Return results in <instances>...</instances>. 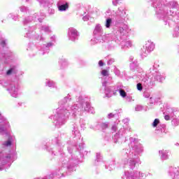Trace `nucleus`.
Listing matches in <instances>:
<instances>
[{"instance_id":"obj_42","label":"nucleus","mask_w":179,"mask_h":179,"mask_svg":"<svg viewBox=\"0 0 179 179\" xmlns=\"http://www.w3.org/2000/svg\"><path fill=\"white\" fill-rule=\"evenodd\" d=\"M5 83V81L0 80V85H2L3 87L6 86V85H3Z\"/></svg>"},{"instance_id":"obj_38","label":"nucleus","mask_w":179,"mask_h":179,"mask_svg":"<svg viewBox=\"0 0 179 179\" xmlns=\"http://www.w3.org/2000/svg\"><path fill=\"white\" fill-rule=\"evenodd\" d=\"M137 89H138V90H142V89H143V87H142V84H141V83H138V84H137Z\"/></svg>"},{"instance_id":"obj_11","label":"nucleus","mask_w":179,"mask_h":179,"mask_svg":"<svg viewBox=\"0 0 179 179\" xmlns=\"http://www.w3.org/2000/svg\"><path fill=\"white\" fill-rule=\"evenodd\" d=\"M69 8V4L67 2L62 3V1H59L58 3V9L60 12H64Z\"/></svg>"},{"instance_id":"obj_5","label":"nucleus","mask_w":179,"mask_h":179,"mask_svg":"<svg viewBox=\"0 0 179 179\" xmlns=\"http://www.w3.org/2000/svg\"><path fill=\"white\" fill-rule=\"evenodd\" d=\"M8 90L12 97L17 99L19 97V90H20V85L19 83H11L9 85Z\"/></svg>"},{"instance_id":"obj_50","label":"nucleus","mask_w":179,"mask_h":179,"mask_svg":"<svg viewBox=\"0 0 179 179\" xmlns=\"http://www.w3.org/2000/svg\"><path fill=\"white\" fill-rule=\"evenodd\" d=\"M83 20H86L87 17H83Z\"/></svg>"},{"instance_id":"obj_35","label":"nucleus","mask_w":179,"mask_h":179,"mask_svg":"<svg viewBox=\"0 0 179 179\" xmlns=\"http://www.w3.org/2000/svg\"><path fill=\"white\" fill-rule=\"evenodd\" d=\"M114 117H117V114H114V113H111L108 115V118H109V119L114 118Z\"/></svg>"},{"instance_id":"obj_16","label":"nucleus","mask_w":179,"mask_h":179,"mask_svg":"<svg viewBox=\"0 0 179 179\" xmlns=\"http://www.w3.org/2000/svg\"><path fill=\"white\" fill-rule=\"evenodd\" d=\"M120 44L122 48H129L132 47V42L131 41H125V39H123Z\"/></svg>"},{"instance_id":"obj_39","label":"nucleus","mask_w":179,"mask_h":179,"mask_svg":"<svg viewBox=\"0 0 179 179\" xmlns=\"http://www.w3.org/2000/svg\"><path fill=\"white\" fill-rule=\"evenodd\" d=\"M155 72H156V71H155V69H154L153 67L151 68V69H150V73L151 75H155Z\"/></svg>"},{"instance_id":"obj_48","label":"nucleus","mask_w":179,"mask_h":179,"mask_svg":"<svg viewBox=\"0 0 179 179\" xmlns=\"http://www.w3.org/2000/svg\"><path fill=\"white\" fill-rule=\"evenodd\" d=\"M13 20H17V17H13Z\"/></svg>"},{"instance_id":"obj_47","label":"nucleus","mask_w":179,"mask_h":179,"mask_svg":"<svg viewBox=\"0 0 179 179\" xmlns=\"http://www.w3.org/2000/svg\"><path fill=\"white\" fill-rule=\"evenodd\" d=\"M3 170V168H2L1 166H0V171H2Z\"/></svg>"},{"instance_id":"obj_12","label":"nucleus","mask_w":179,"mask_h":179,"mask_svg":"<svg viewBox=\"0 0 179 179\" xmlns=\"http://www.w3.org/2000/svg\"><path fill=\"white\" fill-rule=\"evenodd\" d=\"M154 79H155V80H157V82H163V80H164V79H166V76H164V73H162L158 71L155 73Z\"/></svg>"},{"instance_id":"obj_10","label":"nucleus","mask_w":179,"mask_h":179,"mask_svg":"<svg viewBox=\"0 0 179 179\" xmlns=\"http://www.w3.org/2000/svg\"><path fill=\"white\" fill-rule=\"evenodd\" d=\"M102 86L105 89V94L106 97H111L114 94V91H113V87H107V81L102 83Z\"/></svg>"},{"instance_id":"obj_24","label":"nucleus","mask_w":179,"mask_h":179,"mask_svg":"<svg viewBox=\"0 0 179 179\" xmlns=\"http://www.w3.org/2000/svg\"><path fill=\"white\" fill-rule=\"evenodd\" d=\"M122 132H124V129H120L118 133L115 135V139L117 138H120V136H122Z\"/></svg>"},{"instance_id":"obj_43","label":"nucleus","mask_w":179,"mask_h":179,"mask_svg":"<svg viewBox=\"0 0 179 179\" xmlns=\"http://www.w3.org/2000/svg\"><path fill=\"white\" fill-rule=\"evenodd\" d=\"M112 131H117V126L116 125H113L112 127Z\"/></svg>"},{"instance_id":"obj_34","label":"nucleus","mask_w":179,"mask_h":179,"mask_svg":"<svg viewBox=\"0 0 179 179\" xmlns=\"http://www.w3.org/2000/svg\"><path fill=\"white\" fill-rule=\"evenodd\" d=\"M3 146H10V145H12V142L8 140L7 141H5L3 143Z\"/></svg>"},{"instance_id":"obj_37","label":"nucleus","mask_w":179,"mask_h":179,"mask_svg":"<svg viewBox=\"0 0 179 179\" xmlns=\"http://www.w3.org/2000/svg\"><path fill=\"white\" fill-rule=\"evenodd\" d=\"M20 10L21 12H26V10H27V8H26L24 6H21V7H20Z\"/></svg>"},{"instance_id":"obj_20","label":"nucleus","mask_w":179,"mask_h":179,"mask_svg":"<svg viewBox=\"0 0 179 179\" xmlns=\"http://www.w3.org/2000/svg\"><path fill=\"white\" fill-rule=\"evenodd\" d=\"M10 155L6 157L5 158H3V162H0V164H5L6 163L10 162Z\"/></svg>"},{"instance_id":"obj_53","label":"nucleus","mask_w":179,"mask_h":179,"mask_svg":"<svg viewBox=\"0 0 179 179\" xmlns=\"http://www.w3.org/2000/svg\"><path fill=\"white\" fill-rule=\"evenodd\" d=\"M27 1H29V0H27Z\"/></svg>"},{"instance_id":"obj_29","label":"nucleus","mask_w":179,"mask_h":179,"mask_svg":"<svg viewBox=\"0 0 179 179\" xmlns=\"http://www.w3.org/2000/svg\"><path fill=\"white\" fill-rule=\"evenodd\" d=\"M122 2V0H113V3L115 6H117L119 5V3H121Z\"/></svg>"},{"instance_id":"obj_31","label":"nucleus","mask_w":179,"mask_h":179,"mask_svg":"<svg viewBox=\"0 0 179 179\" xmlns=\"http://www.w3.org/2000/svg\"><path fill=\"white\" fill-rule=\"evenodd\" d=\"M6 131V127H5L4 124H0V132H5Z\"/></svg>"},{"instance_id":"obj_23","label":"nucleus","mask_w":179,"mask_h":179,"mask_svg":"<svg viewBox=\"0 0 179 179\" xmlns=\"http://www.w3.org/2000/svg\"><path fill=\"white\" fill-rule=\"evenodd\" d=\"M173 36V37H179V27L175 29Z\"/></svg>"},{"instance_id":"obj_3","label":"nucleus","mask_w":179,"mask_h":179,"mask_svg":"<svg viewBox=\"0 0 179 179\" xmlns=\"http://www.w3.org/2000/svg\"><path fill=\"white\" fill-rule=\"evenodd\" d=\"M128 33H129V27L126 24H122L116 32L117 40L120 41L124 40Z\"/></svg>"},{"instance_id":"obj_36","label":"nucleus","mask_w":179,"mask_h":179,"mask_svg":"<svg viewBox=\"0 0 179 179\" xmlns=\"http://www.w3.org/2000/svg\"><path fill=\"white\" fill-rule=\"evenodd\" d=\"M178 124H179V121L176 119L172 121V124L175 125V127H177V125H178Z\"/></svg>"},{"instance_id":"obj_44","label":"nucleus","mask_w":179,"mask_h":179,"mask_svg":"<svg viewBox=\"0 0 179 179\" xmlns=\"http://www.w3.org/2000/svg\"><path fill=\"white\" fill-rule=\"evenodd\" d=\"M99 65L100 66H103V65H104V64L103 63V61L100 60V61L99 62Z\"/></svg>"},{"instance_id":"obj_7","label":"nucleus","mask_w":179,"mask_h":179,"mask_svg":"<svg viewBox=\"0 0 179 179\" xmlns=\"http://www.w3.org/2000/svg\"><path fill=\"white\" fill-rule=\"evenodd\" d=\"M126 179H143L145 177V174L141 171H127L124 173Z\"/></svg>"},{"instance_id":"obj_17","label":"nucleus","mask_w":179,"mask_h":179,"mask_svg":"<svg viewBox=\"0 0 179 179\" xmlns=\"http://www.w3.org/2000/svg\"><path fill=\"white\" fill-rule=\"evenodd\" d=\"M111 24H113V19L110 17L107 18L105 22V27H106V29H110Z\"/></svg>"},{"instance_id":"obj_52","label":"nucleus","mask_w":179,"mask_h":179,"mask_svg":"<svg viewBox=\"0 0 179 179\" xmlns=\"http://www.w3.org/2000/svg\"><path fill=\"white\" fill-rule=\"evenodd\" d=\"M10 16H12V14H10Z\"/></svg>"},{"instance_id":"obj_40","label":"nucleus","mask_w":179,"mask_h":179,"mask_svg":"<svg viewBox=\"0 0 179 179\" xmlns=\"http://www.w3.org/2000/svg\"><path fill=\"white\" fill-rule=\"evenodd\" d=\"M96 159L97 162H100V159H101V155H100V154H96Z\"/></svg>"},{"instance_id":"obj_45","label":"nucleus","mask_w":179,"mask_h":179,"mask_svg":"<svg viewBox=\"0 0 179 179\" xmlns=\"http://www.w3.org/2000/svg\"><path fill=\"white\" fill-rule=\"evenodd\" d=\"M164 119H165L166 121H169V120H170V116H169V115H165Z\"/></svg>"},{"instance_id":"obj_9","label":"nucleus","mask_w":179,"mask_h":179,"mask_svg":"<svg viewBox=\"0 0 179 179\" xmlns=\"http://www.w3.org/2000/svg\"><path fill=\"white\" fill-rule=\"evenodd\" d=\"M169 177L171 179H179L178 168L171 167L169 171Z\"/></svg>"},{"instance_id":"obj_41","label":"nucleus","mask_w":179,"mask_h":179,"mask_svg":"<svg viewBox=\"0 0 179 179\" xmlns=\"http://www.w3.org/2000/svg\"><path fill=\"white\" fill-rule=\"evenodd\" d=\"M50 39L52 40V41H55V35H52V36L50 37Z\"/></svg>"},{"instance_id":"obj_21","label":"nucleus","mask_w":179,"mask_h":179,"mask_svg":"<svg viewBox=\"0 0 179 179\" xmlns=\"http://www.w3.org/2000/svg\"><path fill=\"white\" fill-rule=\"evenodd\" d=\"M42 31H45V33H51V29L48 26H43Z\"/></svg>"},{"instance_id":"obj_49","label":"nucleus","mask_w":179,"mask_h":179,"mask_svg":"<svg viewBox=\"0 0 179 179\" xmlns=\"http://www.w3.org/2000/svg\"><path fill=\"white\" fill-rule=\"evenodd\" d=\"M1 44L3 45L5 44V41H3L1 42Z\"/></svg>"},{"instance_id":"obj_25","label":"nucleus","mask_w":179,"mask_h":179,"mask_svg":"<svg viewBox=\"0 0 179 179\" xmlns=\"http://www.w3.org/2000/svg\"><path fill=\"white\" fill-rule=\"evenodd\" d=\"M119 93H120L121 97H122L123 99L127 97V92H125V90H120Z\"/></svg>"},{"instance_id":"obj_18","label":"nucleus","mask_w":179,"mask_h":179,"mask_svg":"<svg viewBox=\"0 0 179 179\" xmlns=\"http://www.w3.org/2000/svg\"><path fill=\"white\" fill-rule=\"evenodd\" d=\"M139 66V64H138V61L133 60L132 62L130 64V69L132 71H134V69H136Z\"/></svg>"},{"instance_id":"obj_32","label":"nucleus","mask_w":179,"mask_h":179,"mask_svg":"<svg viewBox=\"0 0 179 179\" xmlns=\"http://www.w3.org/2000/svg\"><path fill=\"white\" fill-rule=\"evenodd\" d=\"M54 45V43L52 42H49L46 45H45V47L46 48H51V47H52Z\"/></svg>"},{"instance_id":"obj_14","label":"nucleus","mask_w":179,"mask_h":179,"mask_svg":"<svg viewBox=\"0 0 179 179\" xmlns=\"http://www.w3.org/2000/svg\"><path fill=\"white\" fill-rule=\"evenodd\" d=\"M94 36L101 37V35L103 34V28L101 27V25H100L99 24L96 25L94 30Z\"/></svg>"},{"instance_id":"obj_4","label":"nucleus","mask_w":179,"mask_h":179,"mask_svg":"<svg viewBox=\"0 0 179 179\" xmlns=\"http://www.w3.org/2000/svg\"><path fill=\"white\" fill-rule=\"evenodd\" d=\"M155 50V43L151 41H148L145 43V46L141 50V55L142 58L148 57L150 52H152Z\"/></svg>"},{"instance_id":"obj_15","label":"nucleus","mask_w":179,"mask_h":179,"mask_svg":"<svg viewBox=\"0 0 179 179\" xmlns=\"http://www.w3.org/2000/svg\"><path fill=\"white\" fill-rule=\"evenodd\" d=\"M103 41V36H99L95 35L94 38L91 40V44H99V43H101Z\"/></svg>"},{"instance_id":"obj_46","label":"nucleus","mask_w":179,"mask_h":179,"mask_svg":"<svg viewBox=\"0 0 179 179\" xmlns=\"http://www.w3.org/2000/svg\"><path fill=\"white\" fill-rule=\"evenodd\" d=\"M73 134H74L75 136H76V135H79V131H78L77 130H75L73 131Z\"/></svg>"},{"instance_id":"obj_13","label":"nucleus","mask_w":179,"mask_h":179,"mask_svg":"<svg viewBox=\"0 0 179 179\" xmlns=\"http://www.w3.org/2000/svg\"><path fill=\"white\" fill-rule=\"evenodd\" d=\"M159 157L162 160H168L169 159V150H162L159 151Z\"/></svg>"},{"instance_id":"obj_6","label":"nucleus","mask_w":179,"mask_h":179,"mask_svg":"<svg viewBox=\"0 0 179 179\" xmlns=\"http://www.w3.org/2000/svg\"><path fill=\"white\" fill-rule=\"evenodd\" d=\"M115 20L116 23L121 24L125 22V17H127V12L124 7L118 8L117 10L115 12Z\"/></svg>"},{"instance_id":"obj_1","label":"nucleus","mask_w":179,"mask_h":179,"mask_svg":"<svg viewBox=\"0 0 179 179\" xmlns=\"http://www.w3.org/2000/svg\"><path fill=\"white\" fill-rule=\"evenodd\" d=\"M64 101H66V99L59 102L60 107L55 110V116L53 117V120L57 121V127L64 125V124L69 120L71 115H72L73 117H76L79 113V110L80 111H83L84 108L85 111H88V113L93 114V108L90 106V103L88 102L83 103V105L79 107V106L76 104L66 103H64Z\"/></svg>"},{"instance_id":"obj_19","label":"nucleus","mask_w":179,"mask_h":179,"mask_svg":"<svg viewBox=\"0 0 179 179\" xmlns=\"http://www.w3.org/2000/svg\"><path fill=\"white\" fill-rule=\"evenodd\" d=\"M45 85L48 86V87H55V83L50 79H46Z\"/></svg>"},{"instance_id":"obj_28","label":"nucleus","mask_w":179,"mask_h":179,"mask_svg":"<svg viewBox=\"0 0 179 179\" xmlns=\"http://www.w3.org/2000/svg\"><path fill=\"white\" fill-rule=\"evenodd\" d=\"M159 122H160V121L159 120V119H155L154 120V122H152V127H157V125H159Z\"/></svg>"},{"instance_id":"obj_30","label":"nucleus","mask_w":179,"mask_h":179,"mask_svg":"<svg viewBox=\"0 0 179 179\" xmlns=\"http://www.w3.org/2000/svg\"><path fill=\"white\" fill-rule=\"evenodd\" d=\"M143 110V107L141 105H137L135 108L136 111H142Z\"/></svg>"},{"instance_id":"obj_33","label":"nucleus","mask_w":179,"mask_h":179,"mask_svg":"<svg viewBox=\"0 0 179 179\" xmlns=\"http://www.w3.org/2000/svg\"><path fill=\"white\" fill-rule=\"evenodd\" d=\"M101 127L102 129H107V128H108V123H102Z\"/></svg>"},{"instance_id":"obj_2","label":"nucleus","mask_w":179,"mask_h":179,"mask_svg":"<svg viewBox=\"0 0 179 179\" xmlns=\"http://www.w3.org/2000/svg\"><path fill=\"white\" fill-rule=\"evenodd\" d=\"M131 150L128 154V165L130 169L134 170L136 166L141 164L139 155L143 152V147H142V144L134 142L131 143Z\"/></svg>"},{"instance_id":"obj_8","label":"nucleus","mask_w":179,"mask_h":179,"mask_svg":"<svg viewBox=\"0 0 179 179\" xmlns=\"http://www.w3.org/2000/svg\"><path fill=\"white\" fill-rule=\"evenodd\" d=\"M68 38L70 41H76L79 38V32L76 29L71 27L68 31Z\"/></svg>"},{"instance_id":"obj_26","label":"nucleus","mask_w":179,"mask_h":179,"mask_svg":"<svg viewBox=\"0 0 179 179\" xmlns=\"http://www.w3.org/2000/svg\"><path fill=\"white\" fill-rule=\"evenodd\" d=\"M101 75H102V76H108V71L106 69H103L101 71Z\"/></svg>"},{"instance_id":"obj_51","label":"nucleus","mask_w":179,"mask_h":179,"mask_svg":"<svg viewBox=\"0 0 179 179\" xmlns=\"http://www.w3.org/2000/svg\"><path fill=\"white\" fill-rule=\"evenodd\" d=\"M173 177H174V176H176V174L174 173H172Z\"/></svg>"},{"instance_id":"obj_22","label":"nucleus","mask_w":179,"mask_h":179,"mask_svg":"<svg viewBox=\"0 0 179 179\" xmlns=\"http://www.w3.org/2000/svg\"><path fill=\"white\" fill-rule=\"evenodd\" d=\"M171 8H178V3L177 1H171L170 2Z\"/></svg>"},{"instance_id":"obj_27","label":"nucleus","mask_w":179,"mask_h":179,"mask_svg":"<svg viewBox=\"0 0 179 179\" xmlns=\"http://www.w3.org/2000/svg\"><path fill=\"white\" fill-rule=\"evenodd\" d=\"M14 72H15V69L11 68L8 71H7L6 75H8L9 76L12 75V73H14Z\"/></svg>"}]
</instances>
